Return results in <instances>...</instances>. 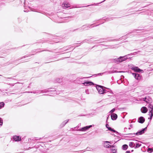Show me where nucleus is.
<instances>
[{
    "mask_svg": "<svg viewBox=\"0 0 153 153\" xmlns=\"http://www.w3.org/2000/svg\"><path fill=\"white\" fill-rule=\"evenodd\" d=\"M96 88L100 94H103L106 92H109L111 94H113L112 91L110 89L106 88L103 86L97 85L96 86Z\"/></svg>",
    "mask_w": 153,
    "mask_h": 153,
    "instance_id": "f257e3e1",
    "label": "nucleus"
},
{
    "mask_svg": "<svg viewBox=\"0 0 153 153\" xmlns=\"http://www.w3.org/2000/svg\"><path fill=\"white\" fill-rule=\"evenodd\" d=\"M146 130L147 127H146V128H143L142 130L138 131L136 133L128 134V137H134L135 135H141L144 133L145 131H146Z\"/></svg>",
    "mask_w": 153,
    "mask_h": 153,
    "instance_id": "f03ea898",
    "label": "nucleus"
},
{
    "mask_svg": "<svg viewBox=\"0 0 153 153\" xmlns=\"http://www.w3.org/2000/svg\"><path fill=\"white\" fill-rule=\"evenodd\" d=\"M51 88H48V89H44L43 90H39V94L41 93H47V92H53L52 93V94H59V91L57 92L56 91H52L50 89Z\"/></svg>",
    "mask_w": 153,
    "mask_h": 153,
    "instance_id": "7ed1b4c3",
    "label": "nucleus"
},
{
    "mask_svg": "<svg viewBox=\"0 0 153 153\" xmlns=\"http://www.w3.org/2000/svg\"><path fill=\"white\" fill-rule=\"evenodd\" d=\"M127 58L128 57H126V56H120L119 58L114 59V62L116 63H118L119 62H122L126 60Z\"/></svg>",
    "mask_w": 153,
    "mask_h": 153,
    "instance_id": "20e7f679",
    "label": "nucleus"
},
{
    "mask_svg": "<svg viewBox=\"0 0 153 153\" xmlns=\"http://www.w3.org/2000/svg\"><path fill=\"white\" fill-rule=\"evenodd\" d=\"M148 107L149 111V115L150 116V120H151L153 116V105L151 103H148Z\"/></svg>",
    "mask_w": 153,
    "mask_h": 153,
    "instance_id": "39448f33",
    "label": "nucleus"
},
{
    "mask_svg": "<svg viewBox=\"0 0 153 153\" xmlns=\"http://www.w3.org/2000/svg\"><path fill=\"white\" fill-rule=\"evenodd\" d=\"M92 127L91 125H90L89 126H86L82 128L79 129L77 130V131H85L91 127Z\"/></svg>",
    "mask_w": 153,
    "mask_h": 153,
    "instance_id": "423d86ee",
    "label": "nucleus"
},
{
    "mask_svg": "<svg viewBox=\"0 0 153 153\" xmlns=\"http://www.w3.org/2000/svg\"><path fill=\"white\" fill-rule=\"evenodd\" d=\"M91 27H89V26L88 25H83L82 27H81L80 28H78L76 29V30H86L88 29L89 28H91Z\"/></svg>",
    "mask_w": 153,
    "mask_h": 153,
    "instance_id": "0eeeda50",
    "label": "nucleus"
},
{
    "mask_svg": "<svg viewBox=\"0 0 153 153\" xmlns=\"http://www.w3.org/2000/svg\"><path fill=\"white\" fill-rule=\"evenodd\" d=\"M132 74L136 79L137 80H139L141 79V76L140 74L137 73H133Z\"/></svg>",
    "mask_w": 153,
    "mask_h": 153,
    "instance_id": "6e6552de",
    "label": "nucleus"
},
{
    "mask_svg": "<svg viewBox=\"0 0 153 153\" xmlns=\"http://www.w3.org/2000/svg\"><path fill=\"white\" fill-rule=\"evenodd\" d=\"M143 100L146 102H148V104L151 103L152 102V99L151 98H149V97L143 98Z\"/></svg>",
    "mask_w": 153,
    "mask_h": 153,
    "instance_id": "1a4fd4ad",
    "label": "nucleus"
},
{
    "mask_svg": "<svg viewBox=\"0 0 153 153\" xmlns=\"http://www.w3.org/2000/svg\"><path fill=\"white\" fill-rule=\"evenodd\" d=\"M131 69L134 71L138 72H140L141 71H143L142 70L139 68L137 67H133L131 68Z\"/></svg>",
    "mask_w": 153,
    "mask_h": 153,
    "instance_id": "9d476101",
    "label": "nucleus"
},
{
    "mask_svg": "<svg viewBox=\"0 0 153 153\" xmlns=\"http://www.w3.org/2000/svg\"><path fill=\"white\" fill-rule=\"evenodd\" d=\"M108 143H110V142L108 141H105L104 143V147L106 148H108L111 146L108 144Z\"/></svg>",
    "mask_w": 153,
    "mask_h": 153,
    "instance_id": "9b49d317",
    "label": "nucleus"
},
{
    "mask_svg": "<svg viewBox=\"0 0 153 153\" xmlns=\"http://www.w3.org/2000/svg\"><path fill=\"white\" fill-rule=\"evenodd\" d=\"M27 8H27H25L24 10V11L25 12H27L29 11H30V10L32 11H35V10H34L32 8L30 7H28Z\"/></svg>",
    "mask_w": 153,
    "mask_h": 153,
    "instance_id": "f8f14e48",
    "label": "nucleus"
},
{
    "mask_svg": "<svg viewBox=\"0 0 153 153\" xmlns=\"http://www.w3.org/2000/svg\"><path fill=\"white\" fill-rule=\"evenodd\" d=\"M117 117V114H116L113 113L111 114V117L112 120H116Z\"/></svg>",
    "mask_w": 153,
    "mask_h": 153,
    "instance_id": "ddd939ff",
    "label": "nucleus"
},
{
    "mask_svg": "<svg viewBox=\"0 0 153 153\" xmlns=\"http://www.w3.org/2000/svg\"><path fill=\"white\" fill-rule=\"evenodd\" d=\"M145 119L143 117H140L138 118V121L139 123H143L145 121Z\"/></svg>",
    "mask_w": 153,
    "mask_h": 153,
    "instance_id": "4468645a",
    "label": "nucleus"
},
{
    "mask_svg": "<svg viewBox=\"0 0 153 153\" xmlns=\"http://www.w3.org/2000/svg\"><path fill=\"white\" fill-rule=\"evenodd\" d=\"M13 139L16 141H20L21 140V137L16 136H14L13 137Z\"/></svg>",
    "mask_w": 153,
    "mask_h": 153,
    "instance_id": "2eb2a0df",
    "label": "nucleus"
},
{
    "mask_svg": "<svg viewBox=\"0 0 153 153\" xmlns=\"http://www.w3.org/2000/svg\"><path fill=\"white\" fill-rule=\"evenodd\" d=\"M83 84L85 86L93 85L94 84L93 83L91 82H85L83 83Z\"/></svg>",
    "mask_w": 153,
    "mask_h": 153,
    "instance_id": "dca6fc26",
    "label": "nucleus"
},
{
    "mask_svg": "<svg viewBox=\"0 0 153 153\" xmlns=\"http://www.w3.org/2000/svg\"><path fill=\"white\" fill-rule=\"evenodd\" d=\"M62 6L63 9H65L70 7V4H69L63 3L62 4Z\"/></svg>",
    "mask_w": 153,
    "mask_h": 153,
    "instance_id": "f3484780",
    "label": "nucleus"
},
{
    "mask_svg": "<svg viewBox=\"0 0 153 153\" xmlns=\"http://www.w3.org/2000/svg\"><path fill=\"white\" fill-rule=\"evenodd\" d=\"M142 113H146L147 111V109L145 107H143L141 109Z\"/></svg>",
    "mask_w": 153,
    "mask_h": 153,
    "instance_id": "a211bd4d",
    "label": "nucleus"
},
{
    "mask_svg": "<svg viewBox=\"0 0 153 153\" xmlns=\"http://www.w3.org/2000/svg\"><path fill=\"white\" fill-rule=\"evenodd\" d=\"M69 120H65L60 125V126L61 127H63L65 124L68 123V122Z\"/></svg>",
    "mask_w": 153,
    "mask_h": 153,
    "instance_id": "6ab92c4d",
    "label": "nucleus"
},
{
    "mask_svg": "<svg viewBox=\"0 0 153 153\" xmlns=\"http://www.w3.org/2000/svg\"><path fill=\"white\" fill-rule=\"evenodd\" d=\"M26 93H33V94H39V90H36V91H31V92H30V91H28V92H26Z\"/></svg>",
    "mask_w": 153,
    "mask_h": 153,
    "instance_id": "aec40b11",
    "label": "nucleus"
},
{
    "mask_svg": "<svg viewBox=\"0 0 153 153\" xmlns=\"http://www.w3.org/2000/svg\"><path fill=\"white\" fill-rule=\"evenodd\" d=\"M108 130L109 131H112L116 133H118V132H117V131H116L113 128H111L110 127H109L108 128Z\"/></svg>",
    "mask_w": 153,
    "mask_h": 153,
    "instance_id": "412c9836",
    "label": "nucleus"
},
{
    "mask_svg": "<svg viewBox=\"0 0 153 153\" xmlns=\"http://www.w3.org/2000/svg\"><path fill=\"white\" fill-rule=\"evenodd\" d=\"M128 146L127 145L124 144L122 146V149L124 150H126L128 148Z\"/></svg>",
    "mask_w": 153,
    "mask_h": 153,
    "instance_id": "4be33fe9",
    "label": "nucleus"
},
{
    "mask_svg": "<svg viewBox=\"0 0 153 153\" xmlns=\"http://www.w3.org/2000/svg\"><path fill=\"white\" fill-rule=\"evenodd\" d=\"M4 102H0V109L4 107Z\"/></svg>",
    "mask_w": 153,
    "mask_h": 153,
    "instance_id": "5701e85b",
    "label": "nucleus"
},
{
    "mask_svg": "<svg viewBox=\"0 0 153 153\" xmlns=\"http://www.w3.org/2000/svg\"><path fill=\"white\" fill-rule=\"evenodd\" d=\"M141 144H140L138 143H136L135 148H139L141 146Z\"/></svg>",
    "mask_w": 153,
    "mask_h": 153,
    "instance_id": "b1692460",
    "label": "nucleus"
},
{
    "mask_svg": "<svg viewBox=\"0 0 153 153\" xmlns=\"http://www.w3.org/2000/svg\"><path fill=\"white\" fill-rule=\"evenodd\" d=\"M134 143L133 142H130L129 143V146L131 147H133L134 146Z\"/></svg>",
    "mask_w": 153,
    "mask_h": 153,
    "instance_id": "393cba45",
    "label": "nucleus"
},
{
    "mask_svg": "<svg viewBox=\"0 0 153 153\" xmlns=\"http://www.w3.org/2000/svg\"><path fill=\"white\" fill-rule=\"evenodd\" d=\"M139 52H134L133 53H131L130 54H129L128 55H136Z\"/></svg>",
    "mask_w": 153,
    "mask_h": 153,
    "instance_id": "a878e982",
    "label": "nucleus"
},
{
    "mask_svg": "<svg viewBox=\"0 0 153 153\" xmlns=\"http://www.w3.org/2000/svg\"><path fill=\"white\" fill-rule=\"evenodd\" d=\"M148 151L151 153L153 151V149L152 148H149L148 149Z\"/></svg>",
    "mask_w": 153,
    "mask_h": 153,
    "instance_id": "bb28decb",
    "label": "nucleus"
},
{
    "mask_svg": "<svg viewBox=\"0 0 153 153\" xmlns=\"http://www.w3.org/2000/svg\"><path fill=\"white\" fill-rule=\"evenodd\" d=\"M112 153H116L117 152V149H112Z\"/></svg>",
    "mask_w": 153,
    "mask_h": 153,
    "instance_id": "cd10ccee",
    "label": "nucleus"
},
{
    "mask_svg": "<svg viewBox=\"0 0 153 153\" xmlns=\"http://www.w3.org/2000/svg\"><path fill=\"white\" fill-rule=\"evenodd\" d=\"M29 56H27V55L25 56L22 57V58H21L20 59H19V60L21 59H23V58H25L26 57H28Z\"/></svg>",
    "mask_w": 153,
    "mask_h": 153,
    "instance_id": "c85d7f7f",
    "label": "nucleus"
},
{
    "mask_svg": "<svg viewBox=\"0 0 153 153\" xmlns=\"http://www.w3.org/2000/svg\"><path fill=\"white\" fill-rule=\"evenodd\" d=\"M2 120L1 118H0V126L2 125Z\"/></svg>",
    "mask_w": 153,
    "mask_h": 153,
    "instance_id": "c756f323",
    "label": "nucleus"
},
{
    "mask_svg": "<svg viewBox=\"0 0 153 153\" xmlns=\"http://www.w3.org/2000/svg\"><path fill=\"white\" fill-rule=\"evenodd\" d=\"M110 147H111V151H112V149H115L114 148V146H111Z\"/></svg>",
    "mask_w": 153,
    "mask_h": 153,
    "instance_id": "7c9ffc66",
    "label": "nucleus"
},
{
    "mask_svg": "<svg viewBox=\"0 0 153 153\" xmlns=\"http://www.w3.org/2000/svg\"><path fill=\"white\" fill-rule=\"evenodd\" d=\"M105 73H106L105 72ZM105 73V72H104V73H99V74H95V75H98V76H99V75H102L103 74V73Z\"/></svg>",
    "mask_w": 153,
    "mask_h": 153,
    "instance_id": "2f4dec72",
    "label": "nucleus"
},
{
    "mask_svg": "<svg viewBox=\"0 0 153 153\" xmlns=\"http://www.w3.org/2000/svg\"><path fill=\"white\" fill-rule=\"evenodd\" d=\"M57 82L59 83H60L62 82V79H57Z\"/></svg>",
    "mask_w": 153,
    "mask_h": 153,
    "instance_id": "473e14b6",
    "label": "nucleus"
},
{
    "mask_svg": "<svg viewBox=\"0 0 153 153\" xmlns=\"http://www.w3.org/2000/svg\"><path fill=\"white\" fill-rule=\"evenodd\" d=\"M115 110V108H113L110 111V112L111 113H113V112H114Z\"/></svg>",
    "mask_w": 153,
    "mask_h": 153,
    "instance_id": "72a5a7b5",
    "label": "nucleus"
},
{
    "mask_svg": "<svg viewBox=\"0 0 153 153\" xmlns=\"http://www.w3.org/2000/svg\"><path fill=\"white\" fill-rule=\"evenodd\" d=\"M70 17H64L63 18L65 19H68L69 18H70Z\"/></svg>",
    "mask_w": 153,
    "mask_h": 153,
    "instance_id": "f704fd0d",
    "label": "nucleus"
},
{
    "mask_svg": "<svg viewBox=\"0 0 153 153\" xmlns=\"http://www.w3.org/2000/svg\"><path fill=\"white\" fill-rule=\"evenodd\" d=\"M106 93H107V95L108 96H110V95H111V94H111L109 92H106Z\"/></svg>",
    "mask_w": 153,
    "mask_h": 153,
    "instance_id": "c9c22d12",
    "label": "nucleus"
},
{
    "mask_svg": "<svg viewBox=\"0 0 153 153\" xmlns=\"http://www.w3.org/2000/svg\"><path fill=\"white\" fill-rule=\"evenodd\" d=\"M41 138H36V139H35V140H40V139H41Z\"/></svg>",
    "mask_w": 153,
    "mask_h": 153,
    "instance_id": "e433bc0d",
    "label": "nucleus"
},
{
    "mask_svg": "<svg viewBox=\"0 0 153 153\" xmlns=\"http://www.w3.org/2000/svg\"><path fill=\"white\" fill-rule=\"evenodd\" d=\"M106 127L108 128L109 127V125L108 124H106Z\"/></svg>",
    "mask_w": 153,
    "mask_h": 153,
    "instance_id": "4c0bfd02",
    "label": "nucleus"
},
{
    "mask_svg": "<svg viewBox=\"0 0 153 153\" xmlns=\"http://www.w3.org/2000/svg\"><path fill=\"white\" fill-rule=\"evenodd\" d=\"M130 152L129 151H127L126 152V153H130Z\"/></svg>",
    "mask_w": 153,
    "mask_h": 153,
    "instance_id": "58836bf2",
    "label": "nucleus"
},
{
    "mask_svg": "<svg viewBox=\"0 0 153 153\" xmlns=\"http://www.w3.org/2000/svg\"><path fill=\"white\" fill-rule=\"evenodd\" d=\"M79 126L80 125H78L76 127L74 128H78L79 127Z\"/></svg>",
    "mask_w": 153,
    "mask_h": 153,
    "instance_id": "ea45409f",
    "label": "nucleus"
},
{
    "mask_svg": "<svg viewBox=\"0 0 153 153\" xmlns=\"http://www.w3.org/2000/svg\"><path fill=\"white\" fill-rule=\"evenodd\" d=\"M9 85H12V86H13L14 85V84H9Z\"/></svg>",
    "mask_w": 153,
    "mask_h": 153,
    "instance_id": "a19ab883",
    "label": "nucleus"
},
{
    "mask_svg": "<svg viewBox=\"0 0 153 153\" xmlns=\"http://www.w3.org/2000/svg\"><path fill=\"white\" fill-rule=\"evenodd\" d=\"M130 127H131V128H132V127H133L132 125L131 124H130Z\"/></svg>",
    "mask_w": 153,
    "mask_h": 153,
    "instance_id": "79ce46f5",
    "label": "nucleus"
},
{
    "mask_svg": "<svg viewBox=\"0 0 153 153\" xmlns=\"http://www.w3.org/2000/svg\"><path fill=\"white\" fill-rule=\"evenodd\" d=\"M84 42H87V40H85L84 41Z\"/></svg>",
    "mask_w": 153,
    "mask_h": 153,
    "instance_id": "37998d69",
    "label": "nucleus"
},
{
    "mask_svg": "<svg viewBox=\"0 0 153 153\" xmlns=\"http://www.w3.org/2000/svg\"><path fill=\"white\" fill-rule=\"evenodd\" d=\"M107 19V20H107V21H108V20H109L110 19Z\"/></svg>",
    "mask_w": 153,
    "mask_h": 153,
    "instance_id": "c03bdc74",
    "label": "nucleus"
},
{
    "mask_svg": "<svg viewBox=\"0 0 153 153\" xmlns=\"http://www.w3.org/2000/svg\"><path fill=\"white\" fill-rule=\"evenodd\" d=\"M128 129L130 130V129H131V128H128Z\"/></svg>",
    "mask_w": 153,
    "mask_h": 153,
    "instance_id": "a18cd8bd",
    "label": "nucleus"
},
{
    "mask_svg": "<svg viewBox=\"0 0 153 153\" xmlns=\"http://www.w3.org/2000/svg\"><path fill=\"white\" fill-rule=\"evenodd\" d=\"M112 73V72H109V73Z\"/></svg>",
    "mask_w": 153,
    "mask_h": 153,
    "instance_id": "49530a36",
    "label": "nucleus"
},
{
    "mask_svg": "<svg viewBox=\"0 0 153 153\" xmlns=\"http://www.w3.org/2000/svg\"><path fill=\"white\" fill-rule=\"evenodd\" d=\"M86 149H87V151L89 150H88V148H87Z\"/></svg>",
    "mask_w": 153,
    "mask_h": 153,
    "instance_id": "de8ad7c7",
    "label": "nucleus"
},
{
    "mask_svg": "<svg viewBox=\"0 0 153 153\" xmlns=\"http://www.w3.org/2000/svg\"><path fill=\"white\" fill-rule=\"evenodd\" d=\"M28 88H30V86H28Z\"/></svg>",
    "mask_w": 153,
    "mask_h": 153,
    "instance_id": "09e8293b",
    "label": "nucleus"
},
{
    "mask_svg": "<svg viewBox=\"0 0 153 153\" xmlns=\"http://www.w3.org/2000/svg\"><path fill=\"white\" fill-rule=\"evenodd\" d=\"M124 129H127V128H124Z\"/></svg>",
    "mask_w": 153,
    "mask_h": 153,
    "instance_id": "8fccbe9b",
    "label": "nucleus"
},
{
    "mask_svg": "<svg viewBox=\"0 0 153 153\" xmlns=\"http://www.w3.org/2000/svg\"><path fill=\"white\" fill-rule=\"evenodd\" d=\"M118 134H117V135H118V134H119V133L118 132V133H117Z\"/></svg>",
    "mask_w": 153,
    "mask_h": 153,
    "instance_id": "3c124183",
    "label": "nucleus"
},
{
    "mask_svg": "<svg viewBox=\"0 0 153 153\" xmlns=\"http://www.w3.org/2000/svg\"><path fill=\"white\" fill-rule=\"evenodd\" d=\"M78 47V46H76L75 47Z\"/></svg>",
    "mask_w": 153,
    "mask_h": 153,
    "instance_id": "603ef678",
    "label": "nucleus"
},
{
    "mask_svg": "<svg viewBox=\"0 0 153 153\" xmlns=\"http://www.w3.org/2000/svg\"><path fill=\"white\" fill-rule=\"evenodd\" d=\"M128 55H128H128H127V56H128ZM126 56V57H127Z\"/></svg>",
    "mask_w": 153,
    "mask_h": 153,
    "instance_id": "864d4df0",
    "label": "nucleus"
},
{
    "mask_svg": "<svg viewBox=\"0 0 153 153\" xmlns=\"http://www.w3.org/2000/svg\"><path fill=\"white\" fill-rule=\"evenodd\" d=\"M86 78V77H84L83 78Z\"/></svg>",
    "mask_w": 153,
    "mask_h": 153,
    "instance_id": "5fc2aeb1",
    "label": "nucleus"
},
{
    "mask_svg": "<svg viewBox=\"0 0 153 153\" xmlns=\"http://www.w3.org/2000/svg\"><path fill=\"white\" fill-rule=\"evenodd\" d=\"M133 150H132L131 151V152H133Z\"/></svg>",
    "mask_w": 153,
    "mask_h": 153,
    "instance_id": "6e6d98bb",
    "label": "nucleus"
},
{
    "mask_svg": "<svg viewBox=\"0 0 153 153\" xmlns=\"http://www.w3.org/2000/svg\"><path fill=\"white\" fill-rule=\"evenodd\" d=\"M105 1V0H104L103 1Z\"/></svg>",
    "mask_w": 153,
    "mask_h": 153,
    "instance_id": "4d7b16f0",
    "label": "nucleus"
},
{
    "mask_svg": "<svg viewBox=\"0 0 153 153\" xmlns=\"http://www.w3.org/2000/svg\"><path fill=\"white\" fill-rule=\"evenodd\" d=\"M152 38L153 39V37H152Z\"/></svg>",
    "mask_w": 153,
    "mask_h": 153,
    "instance_id": "13d9d810",
    "label": "nucleus"
}]
</instances>
